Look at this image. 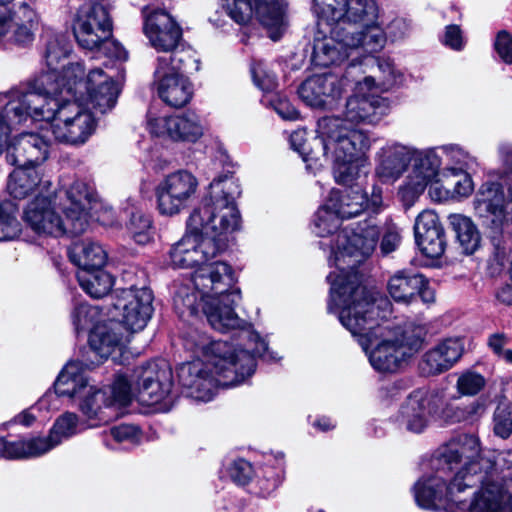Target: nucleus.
Returning <instances> with one entry per match:
<instances>
[{"label": "nucleus", "instance_id": "nucleus-10", "mask_svg": "<svg viewBox=\"0 0 512 512\" xmlns=\"http://www.w3.org/2000/svg\"><path fill=\"white\" fill-rule=\"evenodd\" d=\"M375 173L384 182H394L412 167L398 195L406 206H411L429 184L439 176L441 159L434 148L417 149L399 142H388L376 153Z\"/></svg>", "mask_w": 512, "mask_h": 512}, {"label": "nucleus", "instance_id": "nucleus-53", "mask_svg": "<svg viewBox=\"0 0 512 512\" xmlns=\"http://www.w3.org/2000/svg\"><path fill=\"white\" fill-rule=\"evenodd\" d=\"M379 25H381L379 23ZM382 27V26H380ZM386 35V40L397 41L405 38L410 32V24L404 18H395L386 27V31L381 28Z\"/></svg>", "mask_w": 512, "mask_h": 512}, {"label": "nucleus", "instance_id": "nucleus-34", "mask_svg": "<svg viewBox=\"0 0 512 512\" xmlns=\"http://www.w3.org/2000/svg\"><path fill=\"white\" fill-rule=\"evenodd\" d=\"M449 220L463 253L473 254L480 245V234L473 221L461 214L451 215Z\"/></svg>", "mask_w": 512, "mask_h": 512}, {"label": "nucleus", "instance_id": "nucleus-27", "mask_svg": "<svg viewBox=\"0 0 512 512\" xmlns=\"http://www.w3.org/2000/svg\"><path fill=\"white\" fill-rule=\"evenodd\" d=\"M256 19L267 29L269 37L276 41L287 28L283 0H252Z\"/></svg>", "mask_w": 512, "mask_h": 512}, {"label": "nucleus", "instance_id": "nucleus-43", "mask_svg": "<svg viewBox=\"0 0 512 512\" xmlns=\"http://www.w3.org/2000/svg\"><path fill=\"white\" fill-rule=\"evenodd\" d=\"M127 229L133 240L145 245L152 240V225L150 217L140 209L131 212Z\"/></svg>", "mask_w": 512, "mask_h": 512}, {"label": "nucleus", "instance_id": "nucleus-51", "mask_svg": "<svg viewBox=\"0 0 512 512\" xmlns=\"http://www.w3.org/2000/svg\"><path fill=\"white\" fill-rule=\"evenodd\" d=\"M228 474L236 484L245 485L251 479L253 469L249 462L244 459H238L230 464Z\"/></svg>", "mask_w": 512, "mask_h": 512}, {"label": "nucleus", "instance_id": "nucleus-49", "mask_svg": "<svg viewBox=\"0 0 512 512\" xmlns=\"http://www.w3.org/2000/svg\"><path fill=\"white\" fill-rule=\"evenodd\" d=\"M444 230L440 223L438 215L432 210L422 211L415 220L414 234L415 238Z\"/></svg>", "mask_w": 512, "mask_h": 512}, {"label": "nucleus", "instance_id": "nucleus-47", "mask_svg": "<svg viewBox=\"0 0 512 512\" xmlns=\"http://www.w3.org/2000/svg\"><path fill=\"white\" fill-rule=\"evenodd\" d=\"M223 8L240 25L247 24L255 16L252 0H223Z\"/></svg>", "mask_w": 512, "mask_h": 512}, {"label": "nucleus", "instance_id": "nucleus-20", "mask_svg": "<svg viewBox=\"0 0 512 512\" xmlns=\"http://www.w3.org/2000/svg\"><path fill=\"white\" fill-rule=\"evenodd\" d=\"M50 139L40 133L24 132L12 138L6 147L7 162L19 167H37L49 154Z\"/></svg>", "mask_w": 512, "mask_h": 512}, {"label": "nucleus", "instance_id": "nucleus-52", "mask_svg": "<svg viewBox=\"0 0 512 512\" xmlns=\"http://www.w3.org/2000/svg\"><path fill=\"white\" fill-rule=\"evenodd\" d=\"M110 435L118 443L138 444L141 439L140 430L134 425L123 424L110 429Z\"/></svg>", "mask_w": 512, "mask_h": 512}, {"label": "nucleus", "instance_id": "nucleus-64", "mask_svg": "<svg viewBox=\"0 0 512 512\" xmlns=\"http://www.w3.org/2000/svg\"><path fill=\"white\" fill-rule=\"evenodd\" d=\"M279 477H271L265 480H259L260 495L263 497L269 496L279 485Z\"/></svg>", "mask_w": 512, "mask_h": 512}, {"label": "nucleus", "instance_id": "nucleus-22", "mask_svg": "<svg viewBox=\"0 0 512 512\" xmlns=\"http://www.w3.org/2000/svg\"><path fill=\"white\" fill-rule=\"evenodd\" d=\"M451 504V512H512V482L486 483L470 501L469 507Z\"/></svg>", "mask_w": 512, "mask_h": 512}, {"label": "nucleus", "instance_id": "nucleus-42", "mask_svg": "<svg viewBox=\"0 0 512 512\" xmlns=\"http://www.w3.org/2000/svg\"><path fill=\"white\" fill-rule=\"evenodd\" d=\"M17 207L12 202L0 204V241L13 240L20 235L21 224Z\"/></svg>", "mask_w": 512, "mask_h": 512}, {"label": "nucleus", "instance_id": "nucleus-5", "mask_svg": "<svg viewBox=\"0 0 512 512\" xmlns=\"http://www.w3.org/2000/svg\"><path fill=\"white\" fill-rule=\"evenodd\" d=\"M313 4L318 25L329 27L328 34L314 39L315 66L340 65L361 52L375 53L385 47L375 0H313Z\"/></svg>", "mask_w": 512, "mask_h": 512}, {"label": "nucleus", "instance_id": "nucleus-3", "mask_svg": "<svg viewBox=\"0 0 512 512\" xmlns=\"http://www.w3.org/2000/svg\"><path fill=\"white\" fill-rule=\"evenodd\" d=\"M434 472L422 476L413 486L414 498L422 509L451 512L450 506L469 507L481 483L490 479L494 470L512 469V450H482L478 437L461 435L442 446L434 460Z\"/></svg>", "mask_w": 512, "mask_h": 512}, {"label": "nucleus", "instance_id": "nucleus-38", "mask_svg": "<svg viewBox=\"0 0 512 512\" xmlns=\"http://www.w3.org/2000/svg\"><path fill=\"white\" fill-rule=\"evenodd\" d=\"M88 428V424L83 428L80 427L78 416L72 412H66L59 416L47 437H41L50 445L49 451L62 441L72 437L83 429Z\"/></svg>", "mask_w": 512, "mask_h": 512}, {"label": "nucleus", "instance_id": "nucleus-31", "mask_svg": "<svg viewBox=\"0 0 512 512\" xmlns=\"http://www.w3.org/2000/svg\"><path fill=\"white\" fill-rule=\"evenodd\" d=\"M71 261L80 270H97L103 268L107 261V252L98 243L90 239L75 242L69 251Z\"/></svg>", "mask_w": 512, "mask_h": 512}, {"label": "nucleus", "instance_id": "nucleus-15", "mask_svg": "<svg viewBox=\"0 0 512 512\" xmlns=\"http://www.w3.org/2000/svg\"><path fill=\"white\" fill-rule=\"evenodd\" d=\"M198 187L197 177L186 169L165 175L155 188L159 213L170 217L180 214L195 199Z\"/></svg>", "mask_w": 512, "mask_h": 512}, {"label": "nucleus", "instance_id": "nucleus-46", "mask_svg": "<svg viewBox=\"0 0 512 512\" xmlns=\"http://www.w3.org/2000/svg\"><path fill=\"white\" fill-rule=\"evenodd\" d=\"M494 434L507 439L512 434V412L507 402H499L493 414Z\"/></svg>", "mask_w": 512, "mask_h": 512}, {"label": "nucleus", "instance_id": "nucleus-28", "mask_svg": "<svg viewBox=\"0 0 512 512\" xmlns=\"http://www.w3.org/2000/svg\"><path fill=\"white\" fill-rule=\"evenodd\" d=\"M121 326L118 322L97 324L89 335L91 353L99 357L98 362L107 359L123 345Z\"/></svg>", "mask_w": 512, "mask_h": 512}, {"label": "nucleus", "instance_id": "nucleus-55", "mask_svg": "<svg viewBox=\"0 0 512 512\" xmlns=\"http://www.w3.org/2000/svg\"><path fill=\"white\" fill-rule=\"evenodd\" d=\"M400 241L401 237L398 228L395 225L388 226L380 244L382 253L388 254L393 252L400 244Z\"/></svg>", "mask_w": 512, "mask_h": 512}, {"label": "nucleus", "instance_id": "nucleus-56", "mask_svg": "<svg viewBox=\"0 0 512 512\" xmlns=\"http://www.w3.org/2000/svg\"><path fill=\"white\" fill-rule=\"evenodd\" d=\"M479 407V403H475L468 408L446 407L444 410V416L451 423L461 422L466 420L469 414L476 412Z\"/></svg>", "mask_w": 512, "mask_h": 512}, {"label": "nucleus", "instance_id": "nucleus-41", "mask_svg": "<svg viewBox=\"0 0 512 512\" xmlns=\"http://www.w3.org/2000/svg\"><path fill=\"white\" fill-rule=\"evenodd\" d=\"M71 318L77 334L91 332L97 324H102L99 308L86 303L77 305L72 311Z\"/></svg>", "mask_w": 512, "mask_h": 512}, {"label": "nucleus", "instance_id": "nucleus-14", "mask_svg": "<svg viewBox=\"0 0 512 512\" xmlns=\"http://www.w3.org/2000/svg\"><path fill=\"white\" fill-rule=\"evenodd\" d=\"M108 0H91L82 5L73 20V33L78 44L88 50L100 48L111 38L112 19Z\"/></svg>", "mask_w": 512, "mask_h": 512}, {"label": "nucleus", "instance_id": "nucleus-44", "mask_svg": "<svg viewBox=\"0 0 512 512\" xmlns=\"http://www.w3.org/2000/svg\"><path fill=\"white\" fill-rule=\"evenodd\" d=\"M57 396L58 394H56L55 389L54 392L47 391L34 406L25 409L24 411L16 415L12 422L15 424H21L25 427L31 426L36 420L34 410L45 409L49 411L51 409H56L57 406L54 404V402L57 401Z\"/></svg>", "mask_w": 512, "mask_h": 512}, {"label": "nucleus", "instance_id": "nucleus-8", "mask_svg": "<svg viewBox=\"0 0 512 512\" xmlns=\"http://www.w3.org/2000/svg\"><path fill=\"white\" fill-rule=\"evenodd\" d=\"M59 206L65 219L49 197L36 196L24 210V221L38 235L77 236L89 226L90 212L96 202L94 189L80 179L63 183L58 191Z\"/></svg>", "mask_w": 512, "mask_h": 512}, {"label": "nucleus", "instance_id": "nucleus-4", "mask_svg": "<svg viewBox=\"0 0 512 512\" xmlns=\"http://www.w3.org/2000/svg\"><path fill=\"white\" fill-rule=\"evenodd\" d=\"M332 284L328 310L338 314L341 324L357 338L371 366L381 373L398 371L423 346L421 327L390 328L378 323L390 314L391 303L385 297L374 298L364 287L363 295L341 291Z\"/></svg>", "mask_w": 512, "mask_h": 512}, {"label": "nucleus", "instance_id": "nucleus-39", "mask_svg": "<svg viewBox=\"0 0 512 512\" xmlns=\"http://www.w3.org/2000/svg\"><path fill=\"white\" fill-rule=\"evenodd\" d=\"M42 40L44 42L43 57L47 67H57L60 61L65 59L70 52L67 38L61 33L48 29L43 32Z\"/></svg>", "mask_w": 512, "mask_h": 512}, {"label": "nucleus", "instance_id": "nucleus-58", "mask_svg": "<svg viewBox=\"0 0 512 512\" xmlns=\"http://www.w3.org/2000/svg\"><path fill=\"white\" fill-rule=\"evenodd\" d=\"M101 47H103L105 54L110 58L120 61H125L128 58L125 48L115 40L108 38V40L102 43Z\"/></svg>", "mask_w": 512, "mask_h": 512}, {"label": "nucleus", "instance_id": "nucleus-35", "mask_svg": "<svg viewBox=\"0 0 512 512\" xmlns=\"http://www.w3.org/2000/svg\"><path fill=\"white\" fill-rule=\"evenodd\" d=\"M305 130H297L294 131L290 136V144L292 148L297 151L303 158V161L306 162V167L309 170L315 172L319 168L324 165V161L330 160L331 157L326 156L323 150V144L321 142L320 134L318 133V138H315L314 141L318 146V150L309 149L307 147L305 141Z\"/></svg>", "mask_w": 512, "mask_h": 512}, {"label": "nucleus", "instance_id": "nucleus-32", "mask_svg": "<svg viewBox=\"0 0 512 512\" xmlns=\"http://www.w3.org/2000/svg\"><path fill=\"white\" fill-rule=\"evenodd\" d=\"M375 61L378 73L376 75L367 76L363 81L358 82L359 91H371L373 89L388 91L402 82V74L395 68L390 59L377 58Z\"/></svg>", "mask_w": 512, "mask_h": 512}, {"label": "nucleus", "instance_id": "nucleus-57", "mask_svg": "<svg viewBox=\"0 0 512 512\" xmlns=\"http://www.w3.org/2000/svg\"><path fill=\"white\" fill-rule=\"evenodd\" d=\"M443 42L451 49L461 50L464 46V40L460 27L457 25L447 26Z\"/></svg>", "mask_w": 512, "mask_h": 512}, {"label": "nucleus", "instance_id": "nucleus-50", "mask_svg": "<svg viewBox=\"0 0 512 512\" xmlns=\"http://www.w3.org/2000/svg\"><path fill=\"white\" fill-rule=\"evenodd\" d=\"M251 72L255 85L262 91L270 92L276 88V76L268 68L267 64L259 61L252 66Z\"/></svg>", "mask_w": 512, "mask_h": 512}, {"label": "nucleus", "instance_id": "nucleus-36", "mask_svg": "<svg viewBox=\"0 0 512 512\" xmlns=\"http://www.w3.org/2000/svg\"><path fill=\"white\" fill-rule=\"evenodd\" d=\"M77 279L81 288L93 298L106 296L113 286L112 276L102 268L93 271L79 270Z\"/></svg>", "mask_w": 512, "mask_h": 512}, {"label": "nucleus", "instance_id": "nucleus-2", "mask_svg": "<svg viewBox=\"0 0 512 512\" xmlns=\"http://www.w3.org/2000/svg\"><path fill=\"white\" fill-rule=\"evenodd\" d=\"M381 205V187L372 186L368 195L359 186H351L344 191L331 190L324 204L315 213L313 232L318 237H331L329 242L322 241L320 245L323 249L330 248L328 263L337 270L331 271L327 280L331 285L337 282L338 286L345 287L341 291H346V294H364V287L361 286L360 277L355 269L375 251L380 229L372 218L346 226L340 231L338 228L342 220L358 216L367 208L377 211Z\"/></svg>", "mask_w": 512, "mask_h": 512}, {"label": "nucleus", "instance_id": "nucleus-11", "mask_svg": "<svg viewBox=\"0 0 512 512\" xmlns=\"http://www.w3.org/2000/svg\"><path fill=\"white\" fill-rule=\"evenodd\" d=\"M240 195L237 181L229 175L215 178L209 185L208 195L189 215L186 225L192 232L209 236L213 243L228 246V237L240 228L241 215L235 199Z\"/></svg>", "mask_w": 512, "mask_h": 512}, {"label": "nucleus", "instance_id": "nucleus-13", "mask_svg": "<svg viewBox=\"0 0 512 512\" xmlns=\"http://www.w3.org/2000/svg\"><path fill=\"white\" fill-rule=\"evenodd\" d=\"M198 69V62L190 53L160 56L156 61L152 86L167 105L183 107L193 96V84L184 73Z\"/></svg>", "mask_w": 512, "mask_h": 512}, {"label": "nucleus", "instance_id": "nucleus-9", "mask_svg": "<svg viewBox=\"0 0 512 512\" xmlns=\"http://www.w3.org/2000/svg\"><path fill=\"white\" fill-rule=\"evenodd\" d=\"M88 364L79 361L69 362L61 371L54 383L58 396H66L78 401V407L86 420L88 427H97L117 418V408L128 405L133 397L132 384L122 374L116 376L107 392L89 383L85 369Z\"/></svg>", "mask_w": 512, "mask_h": 512}, {"label": "nucleus", "instance_id": "nucleus-37", "mask_svg": "<svg viewBox=\"0 0 512 512\" xmlns=\"http://www.w3.org/2000/svg\"><path fill=\"white\" fill-rule=\"evenodd\" d=\"M199 299L202 303V311L206 316L204 311L206 301L203 299L202 293L195 287L193 282L192 286L189 283L181 284L173 297L175 311L180 317L196 315L198 313Z\"/></svg>", "mask_w": 512, "mask_h": 512}, {"label": "nucleus", "instance_id": "nucleus-25", "mask_svg": "<svg viewBox=\"0 0 512 512\" xmlns=\"http://www.w3.org/2000/svg\"><path fill=\"white\" fill-rule=\"evenodd\" d=\"M463 350V343L460 339L447 338L423 355L420 369L426 375L443 373L460 359Z\"/></svg>", "mask_w": 512, "mask_h": 512}, {"label": "nucleus", "instance_id": "nucleus-59", "mask_svg": "<svg viewBox=\"0 0 512 512\" xmlns=\"http://www.w3.org/2000/svg\"><path fill=\"white\" fill-rule=\"evenodd\" d=\"M458 176L460 179L454 182V192L461 197H467L474 189L472 178L468 172H464Z\"/></svg>", "mask_w": 512, "mask_h": 512}, {"label": "nucleus", "instance_id": "nucleus-61", "mask_svg": "<svg viewBox=\"0 0 512 512\" xmlns=\"http://www.w3.org/2000/svg\"><path fill=\"white\" fill-rule=\"evenodd\" d=\"M277 114L285 120H296L299 118V112L290 102L281 100L275 105Z\"/></svg>", "mask_w": 512, "mask_h": 512}, {"label": "nucleus", "instance_id": "nucleus-16", "mask_svg": "<svg viewBox=\"0 0 512 512\" xmlns=\"http://www.w3.org/2000/svg\"><path fill=\"white\" fill-rule=\"evenodd\" d=\"M112 309L109 314L120 321L128 330H143L153 313L152 291L143 286L116 289L112 296Z\"/></svg>", "mask_w": 512, "mask_h": 512}, {"label": "nucleus", "instance_id": "nucleus-21", "mask_svg": "<svg viewBox=\"0 0 512 512\" xmlns=\"http://www.w3.org/2000/svg\"><path fill=\"white\" fill-rule=\"evenodd\" d=\"M345 81L333 74L315 75L306 79L299 87L301 100L313 108L332 109L341 97Z\"/></svg>", "mask_w": 512, "mask_h": 512}, {"label": "nucleus", "instance_id": "nucleus-48", "mask_svg": "<svg viewBox=\"0 0 512 512\" xmlns=\"http://www.w3.org/2000/svg\"><path fill=\"white\" fill-rule=\"evenodd\" d=\"M485 384V378L481 374L465 371L459 375L456 388L461 396H474L484 388Z\"/></svg>", "mask_w": 512, "mask_h": 512}, {"label": "nucleus", "instance_id": "nucleus-62", "mask_svg": "<svg viewBox=\"0 0 512 512\" xmlns=\"http://www.w3.org/2000/svg\"><path fill=\"white\" fill-rule=\"evenodd\" d=\"M499 155L503 162V164L509 169L510 174L508 176V183L511 182L512 179V145L511 144H502L499 147Z\"/></svg>", "mask_w": 512, "mask_h": 512}, {"label": "nucleus", "instance_id": "nucleus-12", "mask_svg": "<svg viewBox=\"0 0 512 512\" xmlns=\"http://www.w3.org/2000/svg\"><path fill=\"white\" fill-rule=\"evenodd\" d=\"M92 109L99 113L107 112L93 106L85 89L75 87L71 97L55 104L51 109L41 110L42 114L36 121L49 123V130L57 142L73 146L82 145L96 129Z\"/></svg>", "mask_w": 512, "mask_h": 512}, {"label": "nucleus", "instance_id": "nucleus-33", "mask_svg": "<svg viewBox=\"0 0 512 512\" xmlns=\"http://www.w3.org/2000/svg\"><path fill=\"white\" fill-rule=\"evenodd\" d=\"M50 445L41 437L28 440L7 441L0 438V456L8 459L39 457L49 451Z\"/></svg>", "mask_w": 512, "mask_h": 512}, {"label": "nucleus", "instance_id": "nucleus-54", "mask_svg": "<svg viewBox=\"0 0 512 512\" xmlns=\"http://www.w3.org/2000/svg\"><path fill=\"white\" fill-rule=\"evenodd\" d=\"M495 50L507 64H512V36L507 31H500L495 40Z\"/></svg>", "mask_w": 512, "mask_h": 512}, {"label": "nucleus", "instance_id": "nucleus-26", "mask_svg": "<svg viewBox=\"0 0 512 512\" xmlns=\"http://www.w3.org/2000/svg\"><path fill=\"white\" fill-rule=\"evenodd\" d=\"M50 182L42 180L35 167H19L10 174L7 189L9 194L16 199H23L37 192V196H44L48 191Z\"/></svg>", "mask_w": 512, "mask_h": 512}, {"label": "nucleus", "instance_id": "nucleus-60", "mask_svg": "<svg viewBox=\"0 0 512 512\" xmlns=\"http://www.w3.org/2000/svg\"><path fill=\"white\" fill-rule=\"evenodd\" d=\"M13 13L6 4H0V39L5 37L8 40L12 28Z\"/></svg>", "mask_w": 512, "mask_h": 512}, {"label": "nucleus", "instance_id": "nucleus-23", "mask_svg": "<svg viewBox=\"0 0 512 512\" xmlns=\"http://www.w3.org/2000/svg\"><path fill=\"white\" fill-rule=\"evenodd\" d=\"M435 411L433 396L427 391L417 390L401 406L398 421L408 431L420 433L428 426Z\"/></svg>", "mask_w": 512, "mask_h": 512}, {"label": "nucleus", "instance_id": "nucleus-19", "mask_svg": "<svg viewBox=\"0 0 512 512\" xmlns=\"http://www.w3.org/2000/svg\"><path fill=\"white\" fill-rule=\"evenodd\" d=\"M133 381L138 386L140 401L154 405L165 400L171 393L173 373L164 361L149 362L134 371Z\"/></svg>", "mask_w": 512, "mask_h": 512}, {"label": "nucleus", "instance_id": "nucleus-7", "mask_svg": "<svg viewBox=\"0 0 512 512\" xmlns=\"http://www.w3.org/2000/svg\"><path fill=\"white\" fill-rule=\"evenodd\" d=\"M390 109L386 98L374 93L359 91L345 103L343 117H323L318 129L324 154L331 157L334 178L337 183L351 185L368 164L367 152L372 141L367 131L346 125L378 123Z\"/></svg>", "mask_w": 512, "mask_h": 512}, {"label": "nucleus", "instance_id": "nucleus-45", "mask_svg": "<svg viewBox=\"0 0 512 512\" xmlns=\"http://www.w3.org/2000/svg\"><path fill=\"white\" fill-rule=\"evenodd\" d=\"M416 243L423 254L429 258H439L446 248L444 230L433 232L415 238Z\"/></svg>", "mask_w": 512, "mask_h": 512}, {"label": "nucleus", "instance_id": "nucleus-24", "mask_svg": "<svg viewBox=\"0 0 512 512\" xmlns=\"http://www.w3.org/2000/svg\"><path fill=\"white\" fill-rule=\"evenodd\" d=\"M475 213L496 228L502 226L507 217V202L501 186L487 182L481 185L474 201Z\"/></svg>", "mask_w": 512, "mask_h": 512}, {"label": "nucleus", "instance_id": "nucleus-63", "mask_svg": "<svg viewBox=\"0 0 512 512\" xmlns=\"http://www.w3.org/2000/svg\"><path fill=\"white\" fill-rule=\"evenodd\" d=\"M507 343V337L503 333L492 334L488 339L489 347L497 354L500 355L503 352V348Z\"/></svg>", "mask_w": 512, "mask_h": 512}, {"label": "nucleus", "instance_id": "nucleus-30", "mask_svg": "<svg viewBox=\"0 0 512 512\" xmlns=\"http://www.w3.org/2000/svg\"><path fill=\"white\" fill-rule=\"evenodd\" d=\"M423 285V275L403 269L395 272L389 279L387 290L394 301L410 304Z\"/></svg>", "mask_w": 512, "mask_h": 512}, {"label": "nucleus", "instance_id": "nucleus-6", "mask_svg": "<svg viewBox=\"0 0 512 512\" xmlns=\"http://www.w3.org/2000/svg\"><path fill=\"white\" fill-rule=\"evenodd\" d=\"M47 68V71L11 87L1 96V101L7 103L14 119L19 121L31 117V121L37 120L42 114L41 110L51 109L71 97L75 87L85 89L93 106L101 111H110L115 106L118 86L102 69H92L86 75L80 63H71L61 72L55 66Z\"/></svg>", "mask_w": 512, "mask_h": 512}, {"label": "nucleus", "instance_id": "nucleus-1", "mask_svg": "<svg viewBox=\"0 0 512 512\" xmlns=\"http://www.w3.org/2000/svg\"><path fill=\"white\" fill-rule=\"evenodd\" d=\"M221 253V241L213 243L209 236L192 232L187 226L183 237L169 250L174 268H197L192 281L206 301L204 311L211 327L222 333L237 330L245 341L242 348L197 335L191 348L201 358L182 364L178 368V380L187 397L202 402L212 400L219 386L244 383L255 371L256 357L274 359L266 341L234 312L233 306L240 301L241 292L235 287L233 268L224 261L212 262Z\"/></svg>", "mask_w": 512, "mask_h": 512}, {"label": "nucleus", "instance_id": "nucleus-17", "mask_svg": "<svg viewBox=\"0 0 512 512\" xmlns=\"http://www.w3.org/2000/svg\"><path fill=\"white\" fill-rule=\"evenodd\" d=\"M147 125L151 134L175 142L196 143L206 130L203 120L194 112L149 117Z\"/></svg>", "mask_w": 512, "mask_h": 512}, {"label": "nucleus", "instance_id": "nucleus-40", "mask_svg": "<svg viewBox=\"0 0 512 512\" xmlns=\"http://www.w3.org/2000/svg\"><path fill=\"white\" fill-rule=\"evenodd\" d=\"M441 150L448 162L446 172L451 175H459L478 167L476 157L457 144L443 145Z\"/></svg>", "mask_w": 512, "mask_h": 512}, {"label": "nucleus", "instance_id": "nucleus-29", "mask_svg": "<svg viewBox=\"0 0 512 512\" xmlns=\"http://www.w3.org/2000/svg\"><path fill=\"white\" fill-rule=\"evenodd\" d=\"M38 27V14L28 4L23 3L13 12L8 41L18 46H28L34 41Z\"/></svg>", "mask_w": 512, "mask_h": 512}, {"label": "nucleus", "instance_id": "nucleus-18", "mask_svg": "<svg viewBox=\"0 0 512 512\" xmlns=\"http://www.w3.org/2000/svg\"><path fill=\"white\" fill-rule=\"evenodd\" d=\"M143 32L151 47L158 52L171 54L181 53L176 51L182 40V29L175 19L164 10L149 11L143 9Z\"/></svg>", "mask_w": 512, "mask_h": 512}]
</instances>
